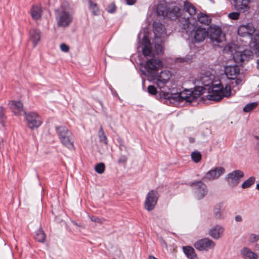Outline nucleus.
Returning <instances> with one entry per match:
<instances>
[{
    "mask_svg": "<svg viewBox=\"0 0 259 259\" xmlns=\"http://www.w3.org/2000/svg\"><path fill=\"white\" fill-rule=\"evenodd\" d=\"M162 66V62L157 59L152 58L147 61L141 71L143 74L150 78V80L160 90V96L163 98L164 91L169 93L171 89L167 86L169 82L171 74L169 71L164 70L158 73V69Z\"/></svg>",
    "mask_w": 259,
    "mask_h": 259,
    "instance_id": "1",
    "label": "nucleus"
},
{
    "mask_svg": "<svg viewBox=\"0 0 259 259\" xmlns=\"http://www.w3.org/2000/svg\"><path fill=\"white\" fill-rule=\"evenodd\" d=\"M210 83H211L210 80L209 81V83L204 84V86H195L193 91L184 90L182 92L177 93H173L174 89H171L169 93H166L164 91V94H163V99L173 104L179 103L184 101L191 103L205 93L207 90L206 87H208Z\"/></svg>",
    "mask_w": 259,
    "mask_h": 259,
    "instance_id": "2",
    "label": "nucleus"
},
{
    "mask_svg": "<svg viewBox=\"0 0 259 259\" xmlns=\"http://www.w3.org/2000/svg\"><path fill=\"white\" fill-rule=\"evenodd\" d=\"M208 95L207 98L209 100L218 102L224 97H229L231 94V87L229 85H226L225 88L221 83L212 84L211 88L209 87Z\"/></svg>",
    "mask_w": 259,
    "mask_h": 259,
    "instance_id": "3",
    "label": "nucleus"
},
{
    "mask_svg": "<svg viewBox=\"0 0 259 259\" xmlns=\"http://www.w3.org/2000/svg\"><path fill=\"white\" fill-rule=\"evenodd\" d=\"M55 129L61 143L69 149H74L73 136L71 132L64 126H57Z\"/></svg>",
    "mask_w": 259,
    "mask_h": 259,
    "instance_id": "4",
    "label": "nucleus"
},
{
    "mask_svg": "<svg viewBox=\"0 0 259 259\" xmlns=\"http://www.w3.org/2000/svg\"><path fill=\"white\" fill-rule=\"evenodd\" d=\"M56 19L59 27H66L72 21V17L69 12L61 9L56 11Z\"/></svg>",
    "mask_w": 259,
    "mask_h": 259,
    "instance_id": "5",
    "label": "nucleus"
},
{
    "mask_svg": "<svg viewBox=\"0 0 259 259\" xmlns=\"http://www.w3.org/2000/svg\"><path fill=\"white\" fill-rule=\"evenodd\" d=\"M159 196L157 190H152L150 191L148 193L145 201V208L149 211L152 210L157 203Z\"/></svg>",
    "mask_w": 259,
    "mask_h": 259,
    "instance_id": "6",
    "label": "nucleus"
},
{
    "mask_svg": "<svg viewBox=\"0 0 259 259\" xmlns=\"http://www.w3.org/2000/svg\"><path fill=\"white\" fill-rule=\"evenodd\" d=\"M27 126L31 129L38 127L42 123L40 116L36 113L30 112L27 113L24 112Z\"/></svg>",
    "mask_w": 259,
    "mask_h": 259,
    "instance_id": "7",
    "label": "nucleus"
},
{
    "mask_svg": "<svg viewBox=\"0 0 259 259\" xmlns=\"http://www.w3.org/2000/svg\"><path fill=\"white\" fill-rule=\"evenodd\" d=\"M208 36L214 45L225 40V35L221 28L218 26L210 27L208 30Z\"/></svg>",
    "mask_w": 259,
    "mask_h": 259,
    "instance_id": "8",
    "label": "nucleus"
},
{
    "mask_svg": "<svg viewBox=\"0 0 259 259\" xmlns=\"http://www.w3.org/2000/svg\"><path fill=\"white\" fill-rule=\"evenodd\" d=\"M190 186L192 187L195 196L198 199L204 198L207 193V186L201 181L192 182Z\"/></svg>",
    "mask_w": 259,
    "mask_h": 259,
    "instance_id": "9",
    "label": "nucleus"
},
{
    "mask_svg": "<svg viewBox=\"0 0 259 259\" xmlns=\"http://www.w3.org/2000/svg\"><path fill=\"white\" fill-rule=\"evenodd\" d=\"M253 56L252 52L246 49L243 51H236L233 55V59L236 63L242 65L248 62Z\"/></svg>",
    "mask_w": 259,
    "mask_h": 259,
    "instance_id": "10",
    "label": "nucleus"
},
{
    "mask_svg": "<svg viewBox=\"0 0 259 259\" xmlns=\"http://www.w3.org/2000/svg\"><path fill=\"white\" fill-rule=\"evenodd\" d=\"M225 172V169L222 166L215 167L208 171L202 177L204 181H210L218 179Z\"/></svg>",
    "mask_w": 259,
    "mask_h": 259,
    "instance_id": "11",
    "label": "nucleus"
},
{
    "mask_svg": "<svg viewBox=\"0 0 259 259\" xmlns=\"http://www.w3.org/2000/svg\"><path fill=\"white\" fill-rule=\"evenodd\" d=\"M244 176V172L240 170H235L228 174L225 178L229 185L232 187L236 186Z\"/></svg>",
    "mask_w": 259,
    "mask_h": 259,
    "instance_id": "12",
    "label": "nucleus"
},
{
    "mask_svg": "<svg viewBox=\"0 0 259 259\" xmlns=\"http://www.w3.org/2000/svg\"><path fill=\"white\" fill-rule=\"evenodd\" d=\"M153 32L155 37L154 41L156 42L157 40L159 41H162L163 38L166 34V30L162 23L159 22L154 21L153 24Z\"/></svg>",
    "mask_w": 259,
    "mask_h": 259,
    "instance_id": "13",
    "label": "nucleus"
},
{
    "mask_svg": "<svg viewBox=\"0 0 259 259\" xmlns=\"http://www.w3.org/2000/svg\"><path fill=\"white\" fill-rule=\"evenodd\" d=\"M215 244L211 239L205 238L198 240L195 244V248L200 251L208 250L214 247Z\"/></svg>",
    "mask_w": 259,
    "mask_h": 259,
    "instance_id": "14",
    "label": "nucleus"
},
{
    "mask_svg": "<svg viewBox=\"0 0 259 259\" xmlns=\"http://www.w3.org/2000/svg\"><path fill=\"white\" fill-rule=\"evenodd\" d=\"M255 31L253 25L251 23H248L245 25H240L238 29L239 35L244 37L247 35H252Z\"/></svg>",
    "mask_w": 259,
    "mask_h": 259,
    "instance_id": "15",
    "label": "nucleus"
},
{
    "mask_svg": "<svg viewBox=\"0 0 259 259\" xmlns=\"http://www.w3.org/2000/svg\"><path fill=\"white\" fill-rule=\"evenodd\" d=\"M208 36V31L205 28L198 27L194 31V39L196 42L203 41Z\"/></svg>",
    "mask_w": 259,
    "mask_h": 259,
    "instance_id": "16",
    "label": "nucleus"
},
{
    "mask_svg": "<svg viewBox=\"0 0 259 259\" xmlns=\"http://www.w3.org/2000/svg\"><path fill=\"white\" fill-rule=\"evenodd\" d=\"M224 228L221 225H216L208 231V235L215 240H218L224 234Z\"/></svg>",
    "mask_w": 259,
    "mask_h": 259,
    "instance_id": "17",
    "label": "nucleus"
},
{
    "mask_svg": "<svg viewBox=\"0 0 259 259\" xmlns=\"http://www.w3.org/2000/svg\"><path fill=\"white\" fill-rule=\"evenodd\" d=\"M9 106L16 115H19L21 112H25L23 110V105L21 101H12L9 103Z\"/></svg>",
    "mask_w": 259,
    "mask_h": 259,
    "instance_id": "18",
    "label": "nucleus"
},
{
    "mask_svg": "<svg viewBox=\"0 0 259 259\" xmlns=\"http://www.w3.org/2000/svg\"><path fill=\"white\" fill-rule=\"evenodd\" d=\"M142 52L143 55L147 57L153 56L151 49H150L151 43L150 40L146 36H144L142 39Z\"/></svg>",
    "mask_w": 259,
    "mask_h": 259,
    "instance_id": "19",
    "label": "nucleus"
},
{
    "mask_svg": "<svg viewBox=\"0 0 259 259\" xmlns=\"http://www.w3.org/2000/svg\"><path fill=\"white\" fill-rule=\"evenodd\" d=\"M178 25L182 30L186 31L187 33H188V32L190 31L191 27L193 26L188 17L187 18L182 17L179 18Z\"/></svg>",
    "mask_w": 259,
    "mask_h": 259,
    "instance_id": "20",
    "label": "nucleus"
},
{
    "mask_svg": "<svg viewBox=\"0 0 259 259\" xmlns=\"http://www.w3.org/2000/svg\"><path fill=\"white\" fill-rule=\"evenodd\" d=\"M240 69L237 66H227L225 68V73L228 78L235 79L239 74Z\"/></svg>",
    "mask_w": 259,
    "mask_h": 259,
    "instance_id": "21",
    "label": "nucleus"
},
{
    "mask_svg": "<svg viewBox=\"0 0 259 259\" xmlns=\"http://www.w3.org/2000/svg\"><path fill=\"white\" fill-rule=\"evenodd\" d=\"M41 32L39 30L36 29H31L29 31V38L35 47L37 45L40 39Z\"/></svg>",
    "mask_w": 259,
    "mask_h": 259,
    "instance_id": "22",
    "label": "nucleus"
},
{
    "mask_svg": "<svg viewBox=\"0 0 259 259\" xmlns=\"http://www.w3.org/2000/svg\"><path fill=\"white\" fill-rule=\"evenodd\" d=\"M169 8L167 7L165 2H159L156 8V12L158 16L166 17L167 15Z\"/></svg>",
    "mask_w": 259,
    "mask_h": 259,
    "instance_id": "23",
    "label": "nucleus"
},
{
    "mask_svg": "<svg viewBox=\"0 0 259 259\" xmlns=\"http://www.w3.org/2000/svg\"><path fill=\"white\" fill-rule=\"evenodd\" d=\"M235 9L238 11H243L249 9L250 0H233Z\"/></svg>",
    "mask_w": 259,
    "mask_h": 259,
    "instance_id": "24",
    "label": "nucleus"
},
{
    "mask_svg": "<svg viewBox=\"0 0 259 259\" xmlns=\"http://www.w3.org/2000/svg\"><path fill=\"white\" fill-rule=\"evenodd\" d=\"M180 9L177 6L169 8L167 15H166V17L171 20L179 19L180 18Z\"/></svg>",
    "mask_w": 259,
    "mask_h": 259,
    "instance_id": "25",
    "label": "nucleus"
},
{
    "mask_svg": "<svg viewBox=\"0 0 259 259\" xmlns=\"http://www.w3.org/2000/svg\"><path fill=\"white\" fill-rule=\"evenodd\" d=\"M183 249L189 259H199L193 247L189 246H183Z\"/></svg>",
    "mask_w": 259,
    "mask_h": 259,
    "instance_id": "26",
    "label": "nucleus"
},
{
    "mask_svg": "<svg viewBox=\"0 0 259 259\" xmlns=\"http://www.w3.org/2000/svg\"><path fill=\"white\" fill-rule=\"evenodd\" d=\"M184 9L191 16H194L197 11L196 8L188 1L184 2Z\"/></svg>",
    "mask_w": 259,
    "mask_h": 259,
    "instance_id": "27",
    "label": "nucleus"
},
{
    "mask_svg": "<svg viewBox=\"0 0 259 259\" xmlns=\"http://www.w3.org/2000/svg\"><path fill=\"white\" fill-rule=\"evenodd\" d=\"M41 10L39 6H32L31 10V15L34 20H38L41 18Z\"/></svg>",
    "mask_w": 259,
    "mask_h": 259,
    "instance_id": "28",
    "label": "nucleus"
},
{
    "mask_svg": "<svg viewBox=\"0 0 259 259\" xmlns=\"http://www.w3.org/2000/svg\"><path fill=\"white\" fill-rule=\"evenodd\" d=\"M197 21L200 23L208 25L211 22V19L205 14L200 13L197 16Z\"/></svg>",
    "mask_w": 259,
    "mask_h": 259,
    "instance_id": "29",
    "label": "nucleus"
},
{
    "mask_svg": "<svg viewBox=\"0 0 259 259\" xmlns=\"http://www.w3.org/2000/svg\"><path fill=\"white\" fill-rule=\"evenodd\" d=\"M35 239L39 242H44L46 240V234L44 233V231L41 229L39 228L38 230H36L35 232Z\"/></svg>",
    "mask_w": 259,
    "mask_h": 259,
    "instance_id": "30",
    "label": "nucleus"
},
{
    "mask_svg": "<svg viewBox=\"0 0 259 259\" xmlns=\"http://www.w3.org/2000/svg\"><path fill=\"white\" fill-rule=\"evenodd\" d=\"M89 9L92 12V14L95 16L98 15L99 14V10L97 4L92 2V0H89Z\"/></svg>",
    "mask_w": 259,
    "mask_h": 259,
    "instance_id": "31",
    "label": "nucleus"
},
{
    "mask_svg": "<svg viewBox=\"0 0 259 259\" xmlns=\"http://www.w3.org/2000/svg\"><path fill=\"white\" fill-rule=\"evenodd\" d=\"M241 254L250 259H255L257 257V255L254 252L247 247H244L242 249Z\"/></svg>",
    "mask_w": 259,
    "mask_h": 259,
    "instance_id": "32",
    "label": "nucleus"
},
{
    "mask_svg": "<svg viewBox=\"0 0 259 259\" xmlns=\"http://www.w3.org/2000/svg\"><path fill=\"white\" fill-rule=\"evenodd\" d=\"M255 181V178L254 177H250L247 180L245 181L242 184L241 187L243 189H246L250 187L254 184Z\"/></svg>",
    "mask_w": 259,
    "mask_h": 259,
    "instance_id": "33",
    "label": "nucleus"
},
{
    "mask_svg": "<svg viewBox=\"0 0 259 259\" xmlns=\"http://www.w3.org/2000/svg\"><path fill=\"white\" fill-rule=\"evenodd\" d=\"M153 41L154 42L155 45H154V49L155 53L157 55H161L163 53V48L161 46V42L162 41H159L157 40L156 42L154 41V39L153 40Z\"/></svg>",
    "mask_w": 259,
    "mask_h": 259,
    "instance_id": "34",
    "label": "nucleus"
},
{
    "mask_svg": "<svg viewBox=\"0 0 259 259\" xmlns=\"http://www.w3.org/2000/svg\"><path fill=\"white\" fill-rule=\"evenodd\" d=\"M257 106V103L255 102L248 103L245 106L243 109V110L245 112H249L256 108Z\"/></svg>",
    "mask_w": 259,
    "mask_h": 259,
    "instance_id": "35",
    "label": "nucleus"
},
{
    "mask_svg": "<svg viewBox=\"0 0 259 259\" xmlns=\"http://www.w3.org/2000/svg\"><path fill=\"white\" fill-rule=\"evenodd\" d=\"M98 135L100 142L107 144V139L102 126L100 127L98 132Z\"/></svg>",
    "mask_w": 259,
    "mask_h": 259,
    "instance_id": "36",
    "label": "nucleus"
},
{
    "mask_svg": "<svg viewBox=\"0 0 259 259\" xmlns=\"http://www.w3.org/2000/svg\"><path fill=\"white\" fill-rule=\"evenodd\" d=\"M191 158L195 162H199L201 159V154L200 152L196 151L191 153Z\"/></svg>",
    "mask_w": 259,
    "mask_h": 259,
    "instance_id": "37",
    "label": "nucleus"
},
{
    "mask_svg": "<svg viewBox=\"0 0 259 259\" xmlns=\"http://www.w3.org/2000/svg\"><path fill=\"white\" fill-rule=\"evenodd\" d=\"M105 169V165L104 163L101 162L97 164L95 166V171L99 174H103Z\"/></svg>",
    "mask_w": 259,
    "mask_h": 259,
    "instance_id": "38",
    "label": "nucleus"
},
{
    "mask_svg": "<svg viewBox=\"0 0 259 259\" xmlns=\"http://www.w3.org/2000/svg\"><path fill=\"white\" fill-rule=\"evenodd\" d=\"M192 57L188 56H186L185 57L177 58L176 59V61L177 62H179V63L186 62L187 63H190L192 62Z\"/></svg>",
    "mask_w": 259,
    "mask_h": 259,
    "instance_id": "39",
    "label": "nucleus"
},
{
    "mask_svg": "<svg viewBox=\"0 0 259 259\" xmlns=\"http://www.w3.org/2000/svg\"><path fill=\"white\" fill-rule=\"evenodd\" d=\"M255 53L259 56V34H256L254 37Z\"/></svg>",
    "mask_w": 259,
    "mask_h": 259,
    "instance_id": "40",
    "label": "nucleus"
},
{
    "mask_svg": "<svg viewBox=\"0 0 259 259\" xmlns=\"http://www.w3.org/2000/svg\"><path fill=\"white\" fill-rule=\"evenodd\" d=\"M147 91L150 94L152 95H155L157 93L156 88L154 85H150L148 87Z\"/></svg>",
    "mask_w": 259,
    "mask_h": 259,
    "instance_id": "41",
    "label": "nucleus"
},
{
    "mask_svg": "<svg viewBox=\"0 0 259 259\" xmlns=\"http://www.w3.org/2000/svg\"><path fill=\"white\" fill-rule=\"evenodd\" d=\"M116 6L114 4H109L106 8V11L109 13H113L116 11Z\"/></svg>",
    "mask_w": 259,
    "mask_h": 259,
    "instance_id": "42",
    "label": "nucleus"
},
{
    "mask_svg": "<svg viewBox=\"0 0 259 259\" xmlns=\"http://www.w3.org/2000/svg\"><path fill=\"white\" fill-rule=\"evenodd\" d=\"M240 13L239 12H232L229 14L228 17L232 20H236L239 19Z\"/></svg>",
    "mask_w": 259,
    "mask_h": 259,
    "instance_id": "43",
    "label": "nucleus"
},
{
    "mask_svg": "<svg viewBox=\"0 0 259 259\" xmlns=\"http://www.w3.org/2000/svg\"><path fill=\"white\" fill-rule=\"evenodd\" d=\"M4 107L2 106L0 107V120L2 123H3L4 120L6 119Z\"/></svg>",
    "mask_w": 259,
    "mask_h": 259,
    "instance_id": "44",
    "label": "nucleus"
},
{
    "mask_svg": "<svg viewBox=\"0 0 259 259\" xmlns=\"http://www.w3.org/2000/svg\"><path fill=\"white\" fill-rule=\"evenodd\" d=\"M214 215L216 218H220L222 217V213L221 212L220 207H216L214 209Z\"/></svg>",
    "mask_w": 259,
    "mask_h": 259,
    "instance_id": "45",
    "label": "nucleus"
},
{
    "mask_svg": "<svg viewBox=\"0 0 259 259\" xmlns=\"http://www.w3.org/2000/svg\"><path fill=\"white\" fill-rule=\"evenodd\" d=\"M60 49L62 51L64 52H67L69 51V48L65 44H62L60 45Z\"/></svg>",
    "mask_w": 259,
    "mask_h": 259,
    "instance_id": "46",
    "label": "nucleus"
},
{
    "mask_svg": "<svg viewBox=\"0 0 259 259\" xmlns=\"http://www.w3.org/2000/svg\"><path fill=\"white\" fill-rule=\"evenodd\" d=\"M259 236L255 235V234H251L249 237V240L250 242H253L258 240Z\"/></svg>",
    "mask_w": 259,
    "mask_h": 259,
    "instance_id": "47",
    "label": "nucleus"
},
{
    "mask_svg": "<svg viewBox=\"0 0 259 259\" xmlns=\"http://www.w3.org/2000/svg\"><path fill=\"white\" fill-rule=\"evenodd\" d=\"M127 158L125 155L121 156L118 159L119 163H125L127 161Z\"/></svg>",
    "mask_w": 259,
    "mask_h": 259,
    "instance_id": "48",
    "label": "nucleus"
},
{
    "mask_svg": "<svg viewBox=\"0 0 259 259\" xmlns=\"http://www.w3.org/2000/svg\"><path fill=\"white\" fill-rule=\"evenodd\" d=\"M91 220L92 221L94 222H98L99 223H102V222L101 221L100 219H99V218H97L95 217H92L91 218Z\"/></svg>",
    "mask_w": 259,
    "mask_h": 259,
    "instance_id": "49",
    "label": "nucleus"
},
{
    "mask_svg": "<svg viewBox=\"0 0 259 259\" xmlns=\"http://www.w3.org/2000/svg\"><path fill=\"white\" fill-rule=\"evenodd\" d=\"M137 0H126V3L128 5H133L136 3Z\"/></svg>",
    "mask_w": 259,
    "mask_h": 259,
    "instance_id": "50",
    "label": "nucleus"
},
{
    "mask_svg": "<svg viewBox=\"0 0 259 259\" xmlns=\"http://www.w3.org/2000/svg\"><path fill=\"white\" fill-rule=\"evenodd\" d=\"M235 220L236 222H240L242 221V217L241 215H238L235 217Z\"/></svg>",
    "mask_w": 259,
    "mask_h": 259,
    "instance_id": "51",
    "label": "nucleus"
},
{
    "mask_svg": "<svg viewBox=\"0 0 259 259\" xmlns=\"http://www.w3.org/2000/svg\"><path fill=\"white\" fill-rule=\"evenodd\" d=\"M189 142L191 143H193L194 142H195V139L194 138H192V137H190L189 138Z\"/></svg>",
    "mask_w": 259,
    "mask_h": 259,
    "instance_id": "52",
    "label": "nucleus"
},
{
    "mask_svg": "<svg viewBox=\"0 0 259 259\" xmlns=\"http://www.w3.org/2000/svg\"><path fill=\"white\" fill-rule=\"evenodd\" d=\"M256 68L259 70V59L256 61Z\"/></svg>",
    "mask_w": 259,
    "mask_h": 259,
    "instance_id": "53",
    "label": "nucleus"
},
{
    "mask_svg": "<svg viewBox=\"0 0 259 259\" xmlns=\"http://www.w3.org/2000/svg\"><path fill=\"white\" fill-rule=\"evenodd\" d=\"M149 259H158V258H156L155 257L153 256V255H149Z\"/></svg>",
    "mask_w": 259,
    "mask_h": 259,
    "instance_id": "54",
    "label": "nucleus"
},
{
    "mask_svg": "<svg viewBox=\"0 0 259 259\" xmlns=\"http://www.w3.org/2000/svg\"><path fill=\"white\" fill-rule=\"evenodd\" d=\"M72 224L75 226H79L75 221H72Z\"/></svg>",
    "mask_w": 259,
    "mask_h": 259,
    "instance_id": "55",
    "label": "nucleus"
},
{
    "mask_svg": "<svg viewBox=\"0 0 259 259\" xmlns=\"http://www.w3.org/2000/svg\"><path fill=\"white\" fill-rule=\"evenodd\" d=\"M256 189L259 190V183L256 185Z\"/></svg>",
    "mask_w": 259,
    "mask_h": 259,
    "instance_id": "56",
    "label": "nucleus"
}]
</instances>
